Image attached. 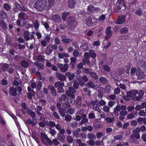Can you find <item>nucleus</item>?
Wrapping results in <instances>:
<instances>
[{"mask_svg":"<svg viewBox=\"0 0 146 146\" xmlns=\"http://www.w3.org/2000/svg\"><path fill=\"white\" fill-rule=\"evenodd\" d=\"M34 7L36 10L42 11L46 8V4L43 1L39 0L35 3Z\"/></svg>","mask_w":146,"mask_h":146,"instance_id":"obj_1","label":"nucleus"},{"mask_svg":"<svg viewBox=\"0 0 146 146\" xmlns=\"http://www.w3.org/2000/svg\"><path fill=\"white\" fill-rule=\"evenodd\" d=\"M86 87L90 88H94L97 86L95 85L92 81H89L86 84Z\"/></svg>","mask_w":146,"mask_h":146,"instance_id":"obj_21","label":"nucleus"},{"mask_svg":"<svg viewBox=\"0 0 146 146\" xmlns=\"http://www.w3.org/2000/svg\"><path fill=\"white\" fill-rule=\"evenodd\" d=\"M79 86V84L77 81H75L74 83L73 87L75 89H77Z\"/></svg>","mask_w":146,"mask_h":146,"instance_id":"obj_63","label":"nucleus"},{"mask_svg":"<svg viewBox=\"0 0 146 146\" xmlns=\"http://www.w3.org/2000/svg\"><path fill=\"white\" fill-rule=\"evenodd\" d=\"M34 60H37L38 62H41L43 60V58L40 55H38L36 57L33 58Z\"/></svg>","mask_w":146,"mask_h":146,"instance_id":"obj_37","label":"nucleus"},{"mask_svg":"<svg viewBox=\"0 0 146 146\" xmlns=\"http://www.w3.org/2000/svg\"><path fill=\"white\" fill-rule=\"evenodd\" d=\"M87 11L89 13H93L96 11V8L92 5H90L87 9Z\"/></svg>","mask_w":146,"mask_h":146,"instance_id":"obj_17","label":"nucleus"},{"mask_svg":"<svg viewBox=\"0 0 146 146\" xmlns=\"http://www.w3.org/2000/svg\"><path fill=\"white\" fill-rule=\"evenodd\" d=\"M83 71L85 73L88 74H90L92 72L90 71V69L89 68H83L82 69Z\"/></svg>","mask_w":146,"mask_h":146,"instance_id":"obj_61","label":"nucleus"},{"mask_svg":"<svg viewBox=\"0 0 146 146\" xmlns=\"http://www.w3.org/2000/svg\"><path fill=\"white\" fill-rule=\"evenodd\" d=\"M76 92V90L72 87H70L69 88L68 90L66 91V94L67 96L70 97L72 99L75 100L74 93Z\"/></svg>","mask_w":146,"mask_h":146,"instance_id":"obj_5","label":"nucleus"},{"mask_svg":"<svg viewBox=\"0 0 146 146\" xmlns=\"http://www.w3.org/2000/svg\"><path fill=\"white\" fill-rule=\"evenodd\" d=\"M135 129L133 131V133L135 137L137 139H139L140 138V135L139 134V132H136Z\"/></svg>","mask_w":146,"mask_h":146,"instance_id":"obj_50","label":"nucleus"},{"mask_svg":"<svg viewBox=\"0 0 146 146\" xmlns=\"http://www.w3.org/2000/svg\"><path fill=\"white\" fill-rule=\"evenodd\" d=\"M37 119L36 118L32 119V120L30 119H28L25 121L26 124H31L32 126H34L37 123Z\"/></svg>","mask_w":146,"mask_h":146,"instance_id":"obj_9","label":"nucleus"},{"mask_svg":"<svg viewBox=\"0 0 146 146\" xmlns=\"http://www.w3.org/2000/svg\"><path fill=\"white\" fill-rule=\"evenodd\" d=\"M45 124L46 125L50 126L52 127H54L56 126L55 122L52 121H49V122L46 121Z\"/></svg>","mask_w":146,"mask_h":146,"instance_id":"obj_33","label":"nucleus"},{"mask_svg":"<svg viewBox=\"0 0 146 146\" xmlns=\"http://www.w3.org/2000/svg\"><path fill=\"white\" fill-rule=\"evenodd\" d=\"M10 66H11V64H4L2 66V69L4 72H7L9 73H12L14 71V69L11 67Z\"/></svg>","mask_w":146,"mask_h":146,"instance_id":"obj_4","label":"nucleus"},{"mask_svg":"<svg viewBox=\"0 0 146 146\" xmlns=\"http://www.w3.org/2000/svg\"><path fill=\"white\" fill-rule=\"evenodd\" d=\"M0 25L3 29H6L7 27L6 23L3 19L0 20Z\"/></svg>","mask_w":146,"mask_h":146,"instance_id":"obj_34","label":"nucleus"},{"mask_svg":"<svg viewBox=\"0 0 146 146\" xmlns=\"http://www.w3.org/2000/svg\"><path fill=\"white\" fill-rule=\"evenodd\" d=\"M146 129L144 125H142L139 127H137L135 129L136 132H140V131L144 132Z\"/></svg>","mask_w":146,"mask_h":146,"instance_id":"obj_25","label":"nucleus"},{"mask_svg":"<svg viewBox=\"0 0 146 146\" xmlns=\"http://www.w3.org/2000/svg\"><path fill=\"white\" fill-rule=\"evenodd\" d=\"M61 37L62 38L61 41L65 43H69L72 41V40L69 38H67V37L65 35H62Z\"/></svg>","mask_w":146,"mask_h":146,"instance_id":"obj_14","label":"nucleus"},{"mask_svg":"<svg viewBox=\"0 0 146 146\" xmlns=\"http://www.w3.org/2000/svg\"><path fill=\"white\" fill-rule=\"evenodd\" d=\"M124 105H122L121 106L117 105L116 107L114 108L113 110V112L115 114H116L118 113V112L121 110V109H124L123 108Z\"/></svg>","mask_w":146,"mask_h":146,"instance_id":"obj_20","label":"nucleus"},{"mask_svg":"<svg viewBox=\"0 0 146 146\" xmlns=\"http://www.w3.org/2000/svg\"><path fill=\"white\" fill-rule=\"evenodd\" d=\"M106 35L105 36V39L107 40L109 39L112 36V31L111 30L110 27H108L106 28Z\"/></svg>","mask_w":146,"mask_h":146,"instance_id":"obj_8","label":"nucleus"},{"mask_svg":"<svg viewBox=\"0 0 146 146\" xmlns=\"http://www.w3.org/2000/svg\"><path fill=\"white\" fill-rule=\"evenodd\" d=\"M58 111L62 117L65 116V113L63 109L62 108H59L58 109Z\"/></svg>","mask_w":146,"mask_h":146,"instance_id":"obj_53","label":"nucleus"},{"mask_svg":"<svg viewBox=\"0 0 146 146\" xmlns=\"http://www.w3.org/2000/svg\"><path fill=\"white\" fill-rule=\"evenodd\" d=\"M135 13L139 16H141L142 14V11L141 9H138L135 12Z\"/></svg>","mask_w":146,"mask_h":146,"instance_id":"obj_51","label":"nucleus"},{"mask_svg":"<svg viewBox=\"0 0 146 146\" xmlns=\"http://www.w3.org/2000/svg\"><path fill=\"white\" fill-rule=\"evenodd\" d=\"M39 103V104L40 105V106L41 107L44 106L46 104L45 101L42 99L40 100Z\"/></svg>","mask_w":146,"mask_h":146,"instance_id":"obj_64","label":"nucleus"},{"mask_svg":"<svg viewBox=\"0 0 146 146\" xmlns=\"http://www.w3.org/2000/svg\"><path fill=\"white\" fill-rule=\"evenodd\" d=\"M35 95V92L34 90H31V92H29L28 93L27 97L30 100H31L32 98V96Z\"/></svg>","mask_w":146,"mask_h":146,"instance_id":"obj_44","label":"nucleus"},{"mask_svg":"<svg viewBox=\"0 0 146 146\" xmlns=\"http://www.w3.org/2000/svg\"><path fill=\"white\" fill-rule=\"evenodd\" d=\"M126 17L125 15L119 16L117 22V24L121 25L125 21Z\"/></svg>","mask_w":146,"mask_h":146,"instance_id":"obj_11","label":"nucleus"},{"mask_svg":"<svg viewBox=\"0 0 146 146\" xmlns=\"http://www.w3.org/2000/svg\"><path fill=\"white\" fill-rule=\"evenodd\" d=\"M7 17V15L3 11L0 12V18L1 19H6Z\"/></svg>","mask_w":146,"mask_h":146,"instance_id":"obj_56","label":"nucleus"},{"mask_svg":"<svg viewBox=\"0 0 146 146\" xmlns=\"http://www.w3.org/2000/svg\"><path fill=\"white\" fill-rule=\"evenodd\" d=\"M88 121V119L87 118H84L82 119L81 121L80 122V125H82L84 124L85 123H87Z\"/></svg>","mask_w":146,"mask_h":146,"instance_id":"obj_60","label":"nucleus"},{"mask_svg":"<svg viewBox=\"0 0 146 146\" xmlns=\"http://www.w3.org/2000/svg\"><path fill=\"white\" fill-rule=\"evenodd\" d=\"M90 75L94 80H96L98 78V75L95 72H92Z\"/></svg>","mask_w":146,"mask_h":146,"instance_id":"obj_38","label":"nucleus"},{"mask_svg":"<svg viewBox=\"0 0 146 146\" xmlns=\"http://www.w3.org/2000/svg\"><path fill=\"white\" fill-rule=\"evenodd\" d=\"M110 107L109 106L105 105L103 108L102 110L106 112H108L110 111Z\"/></svg>","mask_w":146,"mask_h":146,"instance_id":"obj_55","label":"nucleus"},{"mask_svg":"<svg viewBox=\"0 0 146 146\" xmlns=\"http://www.w3.org/2000/svg\"><path fill=\"white\" fill-rule=\"evenodd\" d=\"M3 7L7 11H9L11 8L10 5L6 3L4 4Z\"/></svg>","mask_w":146,"mask_h":146,"instance_id":"obj_62","label":"nucleus"},{"mask_svg":"<svg viewBox=\"0 0 146 146\" xmlns=\"http://www.w3.org/2000/svg\"><path fill=\"white\" fill-rule=\"evenodd\" d=\"M82 98L81 96H78L76 99V103L77 105V106L80 107L82 103Z\"/></svg>","mask_w":146,"mask_h":146,"instance_id":"obj_31","label":"nucleus"},{"mask_svg":"<svg viewBox=\"0 0 146 146\" xmlns=\"http://www.w3.org/2000/svg\"><path fill=\"white\" fill-rule=\"evenodd\" d=\"M9 94L12 96H15L17 94V90L16 88L11 87L9 88Z\"/></svg>","mask_w":146,"mask_h":146,"instance_id":"obj_18","label":"nucleus"},{"mask_svg":"<svg viewBox=\"0 0 146 146\" xmlns=\"http://www.w3.org/2000/svg\"><path fill=\"white\" fill-rule=\"evenodd\" d=\"M123 107L124 109L123 110L122 109H121V110L120 111V115L125 116L127 114L128 112L126 111V106L124 105Z\"/></svg>","mask_w":146,"mask_h":146,"instance_id":"obj_26","label":"nucleus"},{"mask_svg":"<svg viewBox=\"0 0 146 146\" xmlns=\"http://www.w3.org/2000/svg\"><path fill=\"white\" fill-rule=\"evenodd\" d=\"M33 34V33L32 34H30L28 31H24L23 33V36L24 37V38L27 41L33 38L35 41V39L34 38V36Z\"/></svg>","mask_w":146,"mask_h":146,"instance_id":"obj_3","label":"nucleus"},{"mask_svg":"<svg viewBox=\"0 0 146 146\" xmlns=\"http://www.w3.org/2000/svg\"><path fill=\"white\" fill-rule=\"evenodd\" d=\"M86 23L88 26H91L92 24V18L90 17H88L86 20Z\"/></svg>","mask_w":146,"mask_h":146,"instance_id":"obj_29","label":"nucleus"},{"mask_svg":"<svg viewBox=\"0 0 146 146\" xmlns=\"http://www.w3.org/2000/svg\"><path fill=\"white\" fill-rule=\"evenodd\" d=\"M65 138V136L64 135H58L57 138L58 139L59 141L63 142Z\"/></svg>","mask_w":146,"mask_h":146,"instance_id":"obj_52","label":"nucleus"},{"mask_svg":"<svg viewBox=\"0 0 146 146\" xmlns=\"http://www.w3.org/2000/svg\"><path fill=\"white\" fill-rule=\"evenodd\" d=\"M70 14V12H69L63 13H62V18L64 21H66V18Z\"/></svg>","mask_w":146,"mask_h":146,"instance_id":"obj_41","label":"nucleus"},{"mask_svg":"<svg viewBox=\"0 0 146 146\" xmlns=\"http://www.w3.org/2000/svg\"><path fill=\"white\" fill-rule=\"evenodd\" d=\"M51 18L54 21L58 23L60 22L61 21L60 17L58 15H53Z\"/></svg>","mask_w":146,"mask_h":146,"instance_id":"obj_16","label":"nucleus"},{"mask_svg":"<svg viewBox=\"0 0 146 146\" xmlns=\"http://www.w3.org/2000/svg\"><path fill=\"white\" fill-rule=\"evenodd\" d=\"M42 110V108L40 106H37L36 107V112L39 116H42V114L41 112Z\"/></svg>","mask_w":146,"mask_h":146,"instance_id":"obj_24","label":"nucleus"},{"mask_svg":"<svg viewBox=\"0 0 146 146\" xmlns=\"http://www.w3.org/2000/svg\"><path fill=\"white\" fill-rule=\"evenodd\" d=\"M54 3V0H48V3L49 4L47 8L50 9L52 6H53Z\"/></svg>","mask_w":146,"mask_h":146,"instance_id":"obj_47","label":"nucleus"},{"mask_svg":"<svg viewBox=\"0 0 146 146\" xmlns=\"http://www.w3.org/2000/svg\"><path fill=\"white\" fill-rule=\"evenodd\" d=\"M67 21L68 24L72 23L73 24L75 22V19L74 17L71 16L67 18Z\"/></svg>","mask_w":146,"mask_h":146,"instance_id":"obj_27","label":"nucleus"},{"mask_svg":"<svg viewBox=\"0 0 146 146\" xmlns=\"http://www.w3.org/2000/svg\"><path fill=\"white\" fill-rule=\"evenodd\" d=\"M27 110V113L29 115L32 117L34 118L36 115L35 113L30 110L29 108H28Z\"/></svg>","mask_w":146,"mask_h":146,"instance_id":"obj_30","label":"nucleus"},{"mask_svg":"<svg viewBox=\"0 0 146 146\" xmlns=\"http://www.w3.org/2000/svg\"><path fill=\"white\" fill-rule=\"evenodd\" d=\"M57 67L63 72H65L67 71L68 68V65L66 64L63 65L61 64L58 63Z\"/></svg>","mask_w":146,"mask_h":146,"instance_id":"obj_6","label":"nucleus"},{"mask_svg":"<svg viewBox=\"0 0 146 146\" xmlns=\"http://www.w3.org/2000/svg\"><path fill=\"white\" fill-rule=\"evenodd\" d=\"M34 64L36 66H37L38 70H42L44 69V66L41 63H39L38 61H36L34 62Z\"/></svg>","mask_w":146,"mask_h":146,"instance_id":"obj_22","label":"nucleus"},{"mask_svg":"<svg viewBox=\"0 0 146 146\" xmlns=\"http://www.w3.org/2000/svg\"><path fill=\"white\" fill-rule=\"evenodd\" d=\"M96 137L95 135L92 133H89L87 135L88 139L90 140H94Z\"/></svg>","mask_w":146,"mask_h":146,"instance_id":"obj_28","label":"nucleus"},{"mask_svg":"<svg viewBox=\"0 0 146 146\" xmlns=\"http://www.w3.org/2000/svg\"><path fill=\"white\" fill-rule=\"evenodd\" d=\"M105 120L107 123H111L114 121L115 119L113 117H108L106 118Z\"/></svg>","mask_w":146,"mask_h":146,"instance_id":"obj_42","label":"nucleus"},{"mask_svg":"<svg viewBox=\"0 0 146 146\" xmlns=\"http://www.w3.org/2000/svg\"><path fill=\"white\" fill-rule=\"evenodd\" d=\"M136 75L139 79H142L145 77L144 72L141 71L140 70L138 69L136 72Z\"/></svg>","mask_w":146,"mask_h":146,"instance_id":"obj_13","label":"nucleus"},{"mask_svg":"<svg viewBox=\"0 0 146 146\" xmlns=\"http://www.w3.org/2000/svg\"><path fill=\"white\" fill-rule=\"evenodd\" d=\"M57 48V46L55 44H49L46 48L45 53L48 55L52 53L53 50H56Z\"/></svg>","mask_w":146,"mask_h":146,"instance_id":"obj_2","label":"nucleus"},{"mask_svg":"<svg viewBox=\"0 0 146 146\" xmlns=\"http://www.w3.org/2000/svg\"><path fill=\"white\" fill-rule=\"evenodd\" d=\"M30 62L28 60H24L20 62V65L24 68H27L29 67Z\"/></svg>","mask_w":146,"mask_h":146,"instance_id":"obj_12","label":"nucleus"},{"mask_svg":"<svg viewBox=\"0 0 146 146\" xmlns=\"http://www.w3.org/2000/svg\"><path fill=\"white\" fill-rule=\"evenodd\" d=\"M88 44L86 43H82L80 46V48L84 51H87L89 50Z\"/></svg>","mask_w":146,"mask_h":146,"instance_id":"obj_19","label":"nucleus"},{"mask_svg":"<svg viewBox=\"0 0 146 146\" xmlns=\"http://www.w3.org/2000/svg\"><path fill=\"white\" fill-rule=\"evenodd\" d=\"M129 140V141L133 142L135 143H137V140L135 138V137L133 133L130 136Z\"/></svg>","mask_w":146,"mask_h":146,"instance_id":"obj_40","label":"nucleus"},{"mask_svg":"<svg viewBox=\"0 0 146 146\" xmlns=\"http://www.w3.org/2000/svg\"><path fill=\"white\" fill-rule=\"evenodd\" d=\"M71 63L72 66H74L76 64V58L74 57H72L70 58Z\"/></svg>","mask_w":146,"mask_h":146,"instance_id":"obj_35","label":"nucleus"},{"mask_svg":"<svg viewBox=\"0 0 146 146\" xmlns=\"http://www.w3.org/2000/svg\"><path fill=\"white\" fill-rule=\"evenodd\" d=\"M93 109L97 111L99 113H101V110L100 109L98 106L96 104L94 103L93 104Z\"/></svg>","mask_w":146,"mask_h":146,"instance_id":"obj_36","label":"nucleus"},{"mask_svg":"<svg viewBox=\"0 0 146 146\" xmlns=\"http://www.w3.org/2000/svg\"><path fill=\"white\" fill-rule=\"evenodd\" d=\"M67 99V96L65 94H63L62 95L61 98H59L58 100V101L60 102H61L62 100L65 101Z\"/></svg>","mask_w":146,"mask_h":146,"instance_id":"obj_48","label":"nucleus"},{"mask_svg":"<svg viewBox=\"0 0 146 146\" xmlns=\"http://www.w3.org/2000/svg\"><path fill=\"white\" fill-rule=\"evenodd\" d=\"M144 92L142 90H140L138 92V96H134L132 98V99L133 100L138 101L142 99L143 98V96L144 94Z\"/></svg>","mask_w":146,"mask_h":146,"instance_id":"obj_7","label":"nucleus"},{"mask_svg":"<svg viewBox=\"0 0 146 146\" xmlns=\"http://www.w3.org/2000/svg\"><path fill=\"white\" fill-rule=\"evenodd\" d=\"M138 115L139 116L144 117L146 115V113L143 110H141L139 111Z\"/></svg>","mask_w":146,"mask_h":146,"instance_id":"obj_57","label":"nucleus"},{"mask_svg":"<svg viewBox=\"0 0 146 146\" xmlns=\"http://www.w3.org/2000/svg\"><path fill=\"white\" fill-rule=\"evenodd\" d=\"M89 52L90 57L93 58H95L96 57V54L94 50H90Z\"/></svg>","mask_w":146,"mask_h":146,"instance_id":"obj_32","label":"nucleus"},{"mask_svg":"<svg viewBox=\"0 0 146 146\" xmlns=\"http://www.w3.org/2000/svg\"><path fill=\"white\" fill-rule=\"evenodd\" d=\"M99 81L101 82L102 83L106 84L107 83V80L104 77L101 76L99 78Z\"/></svg>","mask_w":146,"mask_h":146,"instance_id":"obj_49","label":"nucleus"},{"mask_svg":"<svg viewBox=\"0 0 146 146\" xmlns=\"http://www.w3.org/2000/svg\"><path fill=\"white\" fill-rule=\"evenodd\" d=\"M26 14L24 13L21 12L18 14V17L21 19H25L26 18Z\"/></svg>","mask_w":146,"mask_h":146,"instance_id":"obj_43","label":"nucleus"},{"mask_svg":"<svg viewBox=\"0 0 146 146\" xmlns=\"http://www.w3.org/2000/svg\"><path fill=\"white\" fill-rule=\"evenodd\" d=\"M48 89L50 90L51 93L52 95L54 96H56V91L52 85H49L48 86Z\"/></svg>","mask_w":146,"mask_h":146,"instance_id":"obj_15","label":"nucleus"},{"mask_svg":"<svg viewBox=\"0 0 146 146\" xmlns=\"http://www.w3.org/2000/svg\"><path fill=\"white\" fill-rule=\"evenodd\" d=\"M56 76L61 81H65L66 79V77L65 75L61 74L58 72L56 73Z\"/></svg>","mask_w":146,"mask_h":146,"instance_id":"obj_10","label":"nucleus"},{"mask_svg":"<svg viewBox=\"0 0 146 146\" xmlns=\"http://www.w3.org/2000/svg\"><path fill=\"white\" fill-rule=\"evenodd\" d=\"M40 25V23L38 20H36L34 24V26L35 28V29H38Z\"/></svg>","mask_w":146,"mask_h":146,"instance_id":"obj_59","label":"nucleus"},{"mask_svg":"<svg viewBox=\"0 0 146 146\" xmlns=\"http://www.w3.org/2000/svg\"><path fill=\"white\" fill-rule=\"evenodd\" d=\"M72 119V116L69 114H67L65 116V120L66 121H70Z\"/></svg>","mask_w":146,"mask_h":146,"instance_id":"obj_58","label":"nucleus"},{"mask_svg":"<svg viewBox=\"0 0 146 146\" xmlns=\"http://www.w3.org/2000/svg\"><path fill=\"white\" fill-rule=\"evenodd\" d=\"M128 32V29L126 27L121 28L119 30L120 33L121 34L126 33Z\"/></svg>","mask_w":146,"mask_h":146,"instance_id":"obj_46","label":"nucleus"},{"mask_svg":"<svg viewBox=\"0 0 146 146\" xmlns=\"http://www.w3.org/2000/svg\"><path fill=\"white\" fill-rule=\"evenodd\" d=\"M64 83L63 82L58 81L55 82L54 84V86L55 88H57L60 86H64Z\"/></svg>","mask_w":146,"mask_h":146,"instance_id":"obj_39","label":"nucleus"},{"mask_svg":"<svg viewBox=\"0 0 146 146\" xmlns=\"http://www.w3.org/2000/svg\"><path fill=\"white\" fill-rule=\"evenodd\" d=\"M16 23L17 25L19 27H23L25 25L24 22L21 23V20L19 19L17 20Z\"/></svg>","mask_w":146,"mask_h":146,"instance_id":"obj_45","label":"nucleus"},{"mask_svg":"<svg viewBox=\"0 0 146 146\" xmlns=\"http://www.w3.org/2000/svg\"><path fill=\"white\" fill-rule=\"evenodd\" d=\"M104 70L106 71L109 72L111 70V68L110 67L107 65L105 64L103 66Z\"/></svg>","mask_w":146,"mask_h":146,"instance_id":"obj_54","label":"nucleus"},{"mask_svg":"<svg viewBox=\"0 0 146 146\" xmlns=\"http://www.w3.org/2000/svg\"><path fill=\"white\" fill-rule=\"evenodd\" d=\"M75 4V2L74 0H68V7L70 8H72L74 7Z\"/></svg>","mask_w":146,"mask_h":146,"instance_id":"obj_23","label":"nucleus"}]
</instances>
